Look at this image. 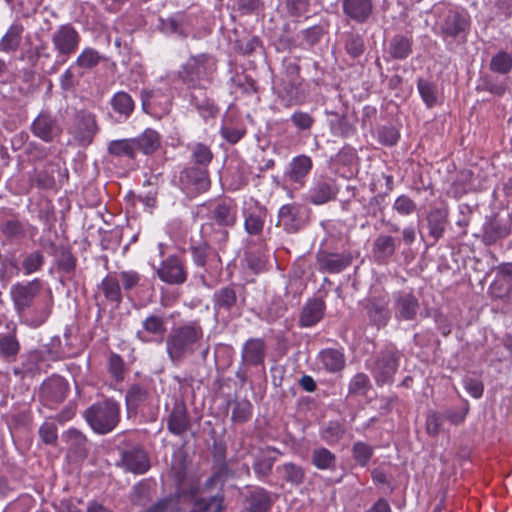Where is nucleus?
I'll return each instance as SVG.
<instances>
[{"instance_id":"43","label":"nucleus","mask_w":512,"mask_h":512,"mask_svg":"<svg viewBox=\"0 0 512 512\" xmlns=\"http://www.w3.org/2000/svg\"><path fill=\"white\" fill-rule=\"evenodd\" d=\"M144 331L157 335L163 336L166 332V323L164 318L157 315L148 316L142 323Z\"/></svg>"},{"instance_id":"42","label":"nucleus","mask_w":512,"mask_h":512,"mask_svg":"<svg viewBox=\"0 0 512 512\" xmlns=\"http://www.w3.org/2000/svg\"><path fill=\"white\" fill-rule=\"evenodd\" d=\"M490 68L495 72L506 74L512 69V57L508 53L500 51L492 57Z\"/></svg>"},{"instance_id":"58","label":"nucleus","mask_w":512,"mask_h":512,"mask_svg":"<svg viewBox=\"0 0 512 512\" xmlns=\"http://www.w3.org/2000/svg\"><path fill=\"white\" fill-rule=\"evenodd\" d=\"M193 261L198 266H205L206 260L210 254V247L207 243L203 242L197 246H193L192 249Z\"/></svg>"},{"instance_id":"47","label":"nucleus","mask_w":512,"mask_h":512,"mask_svg":"<svg viewBox=\"0 0 512 512\" xmlns=\"http://www.w3.org/2000/svg\"><path fill=\"white\" fill-rule=\"evenodd\" d=\"M19 352V343L12 335H4L0 338V354L5 358L15 357Z\"/></svg>"},{"instance_id":"20","label":"nucleus","mask_w":512,"mask_h":512,"mask_svg":"<svg viewBox=\"0 0 512 512\" xmlns=\"http://www.w3.org/2000/svg\"><path fill=\"white\" fill-rule=\"evenodd\" d=\"M325 304L321 299H313L309 301L302 310L300 316V325L303 327H311L315 325L324 314Z\"/></svg>"},{"instance_id":"11","label":"nucleus","mask_w":512,"mask_h":512,"mask_svg":"<svg viewBox=\"0 0 512 512\" xmlns=\"http://www.w3.org/2000/svg\"><path fill=\"white\" fill-rule=\"evenodd\" d=\"M121 463L127 471L134 474L145 473L150 466L147 454L140 448L123 451Z\"/></svg>"},{"instance_id":"56","label":"nucleus","mask_w":512,"mask_h":512,"mask_svg":"<svg viewBox=\"0 0 512 512\" xmlns=\"http://www.w3.org/2000/svg\"><path fill=\"white\" fill-rule=\"evenodd\" d=\"M2 232L8 238H16L24 234V227L18 220L11 219L3 223Z\"/></svg>"},{"instance_id":"59","label":"nucleus","mask_w":512,"mask_h":512,"mask_svg":"<svg viewBox=\"0 0 512 512\" xmlns=\"http://www.w3.org/2000/svg\"><path fill=\"white\" fill-rule=\"evenodd\" d=\"M285 4L287 11L292 16H301L308 12V0H286Z\"/></svg>"},{"instance_id":"6","label":"nucleus","mask_w":512,"mask_h":512,"mask_svg":"<svg viewBox=\"0 0 512 512\" xmlns=\"http://www.w3.org/2000/svg\"><path fill=\"white\" fill-rule=\"evenodd\" d=\"M41 288L39 280L35 279L25 285L17 284L12 290L14 306L19 314H22L32 303Z\"/></svg>"},{"instance_id":"57","label":"nucleus","mask_w":512,"mask_h":512,"mask_svg":"<svg viewBox=\"0 0 512 512\" xmlns=\"http://www.w3.org/2000/svg\"><path fill=\"white\" fill-rule=\"evenodd\" d=\"M443 422L442 414L438 412H430L426 419V431L431 436H436L441 429Z\"/></svg>"},{"instance_id":"30","label":"nucleus","mask_w":512,"mask_h":512,"mask_svg":"<svg viewBox=\"0 0 512 512\" xmlns=\"http://www.w3.org/2000/svg\"><path fill=\"white\" fill-rule=\"evenodd\" d=\"M311 462L321 470H332L336 467V456L324 447L312 451Z\"/></svg>"},{"instance_id":"24","label":"nucleus","mask_w":512,"mask_h":512,"mask_svg":"<svg viewBox=\"0 0 512 512\" xmlns=\"http://www.w3.org/2000/svg\"><path fill=\"white\" fill-rule=\"evenodd\" d=\"M388 53L393 59H406L412 53L411 40L403 35H395L390 40Z\"/></svg>"},{"instance_id":"25","label":"nucleus","mask_w":512,"mask_h":512,"mask_svg":"<svg viewBox=\"0 0 512 512\" xmlns=\"http://www.w3.org/2000/svg\"><path fill=\"white\" fill-rule=\"evenodd\" d=\"M312 168V161L305 155L298 156L290 163V170L287 174L289 180L301 183L303 178Z\"/></svg>"},{"instance_id":"8","label":"nucleus","mask_w":512,"mask_h":512,"mask_svg":"<svg viewBox=\"0 0 512 512\" xmlns=\"http://www.w3.org/2000/svg\"><path fill=\"white\" fill-rule=\"evenodd\" d=\"M180 181L184 189L192 193L206 191L210 186L206 169L191 167L181 173Z\"/></svg>"},{"instance_id":"46","label":"nucleus","mask_w":512,"mask_h":512,"mask_svg":"<svg viewBox=\"0 0 512 512\" xmlns=\"http://www.w3.org/2000/svg\"><path fill=\"white\" fill-rule=\"evenodd\" d=\"M232 409V420L237 423H244L250 419L251 404L249 401H235Z\"/></svg>"},{"instance_id":"34","label":"nucleus","mask_w":512,"mask_h":512,"mask_svg":"<svg viewBox=\"0 0 512 512\" xmlns=\"http://www.w3.org/2000/svg\"><path fill=\"white\" fill-rule=\"evenodd\" d=\"M419 94L427 107L431 108L438 102L437 88L434 83L429 80L420 78L417 81Z\"/></svg>"},{"instance_id":"50","label":"nucleus","mask_w":512,"mask_h":512,"mask_svg":"<svg viewBox=\"0 0 512 512\" xmlns=\"http://www.w3.org/2000/svg\"><path fill=\"white\" fill-rule=\"evenodd\" d=\"M345 430L337 422H330L322 431V438L328 443H337L344 435Z\"/></svg>"},{"instance_id":"49","label":"nucleus","mask_w":512,"mask_h":512,"mask_svg":"<svg viewBox=\"0 0 512 512\" xmlns=\"http://www.w3.org/2000/svg\"><path fill=\"white\" fill-rule=\"evenodd\" d=\"M192 158L196 164L207 166L211 162L213 154L208 146L197 143L192 148Z\"/></svg>"},{"instance_id":"27","label":"nucleus","mask_w":512,"mask_h":512,"mask_svg":"<svg viewBox=\"0 0 512 512\" xmlns=\"http://www.w3.org/2000/svg\"><path fill=\"white\" fill-rule=\"evenodd\" d=\"M396 249V240L389 235L378 236L373 243V253L377 260L391 257Z\"/></svg>"},{"instance_id":"19","label":"nucleus","mask_w":512,"mask_h":512,"mask_svg":"<svg viewBox=\"0 0 512 512\" xmlns=\"http://www.w3.org/2000/svg\"><path fill=\"white\" fill-rule=\"evenodd\" d=\"M40 394L43 398L52 401L60 402L66 395V383L61 377H52L45 381L41 388Z\"/></svg>"},{"instance_id":"37","label":"nucleus","mask_w":512,"mask_h":512,"mask_svg":"<svg viewBox=\"0 0 512 512\" xmlns=\"http://www.w3.org/2000/svg\"><path fill=\"white\" fill-rule=\"evenodd\" d=\"M368 314L371 321L378 327L387 325L390 318L389 311L385 305L371 302L368 306Z\"/></svg>"},{"instance_id":"48","label":"nucleus","mask_w":512,"mask_h":512,"mask_svg":"<svg viewBox=\"0 0 512 512\" xmlns=\"http://www.w3.org/2000/svg\"><path fill=\"white\" fill-rule=\"evenodd\" d=\"M39 436L47 445H55L58 440L57 426L52 421H45L39 428Z\"/></svg>"},{"instance_id":"62","label":"nucleus","mask_w":512,"mask_h":512,"mask_svg":"<svg viewBox=\"0 0 512 512\" xmlns=\"http://www.w3.org/2000/svg\"><path fill=\"white\" fill-rule=\"evenodd\" d=\"M291 121L300 130L310 129L314 122L313 118L308 113L304 112H295L291 116Z\"/></svg>"},{"instance_id":"21","label":"nucleus","mask_w":512,"mask_h":512,"mask_svg":"<svg viewBox=\"0 0 512 512\" xmlns=\"http://www.w3.org/2000/svg\"><path fill=\"white\" fill-rule=\"evenodd\" d=\"M23 32L24 27L21 24H12L0 39V52L9 53L17 51L21 44Z\"/></svg>"},{"instance_id":"36","label":"nucleus","mask_w":512,"mask_h":512,"mask_svg":"<svg viewBox=\"0 0 512 512\" xmlns=\"http://www.w3.org/2000/svg\"><path fill=\"white\" fill-rule=\"evenodd\" d=\"M279 471L282 477L290 484L298 486L300 485L305 477L304 469L293 463H285L279 467Z\"/></svg>"},{"instance_id":"51","label":"nucleus","mask_w":512,"mask_h":512,"mask_svg":"<svg viewBox=\"0 0 512 512\" xmlns=\"http://www.w3.org/2000/svg\"><path fill=\"white\" fill-rule=\"evenodd\" d=\"M373 455V448L363 442H357L353 446V457L362 466H365Z\"/></svg>"},{"instance_id":"31","label":"nucleus","mask_w":512,"mask_h":512,"mask_svg":"<svg viewBox=\"0 0 512 512\" xmlns=\"http://www.w3.org/2000/svg\"><path fill=\"white\" fill-rule=\"evenodd\" d=\"M125 398L128 410L132 411L147 402L149 393L142 385L133 384L127 390Z\"/></svg>"},{"instance_id":"32","label":"nucleus","mask_w":512,"mask_h":512,"mask_svg":"<svg viewBox=\"0 0 512 512\" xmlns=\"http://www.w3.org/2000/svg\"><path fill=\"white\" fill-rule=\"evenodd\" d=\"M108 152L115 156L134 158L137 152L135 141L131 139L113 140L108 145Z\"/></svg>"},{"instance_id":"12","label":"nucleus","mask_w":512,"mask_h":512,"mask_svg":"<svg viewBox=\"0 0 512 512\" xmlns=\"http://www.w3.org/2000/svg\"><path fill=\"white\" fill-rule=\"evenodd\" d=\"M33 133L42 140L52 141L61 133V128L57 121L49 114L41 113L32 124Z\"/></svg>"},{"instance_id":"17","label":"nucleus","mask_w":512,"mask_h":512,"mask_svg":"<svg viewBox=\"0 0 512 512\" xmlns=\"http://www.w3.org/2000/svg\"><path fill=\"white\" fill-rule=\"evenodd\" d=\"M266 347L261 339H249L244 344L242 359L245 364L260 365L265 358Z\"/></svg>"},{"instance_id":"9","label":"nucleus","mask_w":512,"mask_h":512,"mask_svg":"<svg viewBox=\"0 0 512 512\" xmlns=\"http://www.w3.org/2000/svg\"><path fill=\"white\" fill-rule=\"evenodd\" d=\"M353 257L350 252L328 253L319 252L317 261L321 270L328 273H339L351 265Z\"/></svg>"},{"instance_id":"61","label":"nucleus","mask_w":512,"mask_h":512,"mask_svg":"<svg viewBox=\"0 0 512 512\" xmlns=\"http://www.w3.org/2000/svg\"><path fill=\"white\" fill-rule=\"evenodd\" d=\"M141 277L136 271H122L119 274V280L125 290H130L136 287Z\"/></svg>"},{"instance_id":"14","label":"nucleus","mask_w":512,"mask_h":512,"mask_svg":"<svg viewBox=\"0 0 512 512\" xmlns=\"http://www.w3.org/2000/svg\"><path fill=\"white\" fill-rule=\"evenodd\" d=\"M343 11L347 17L357 23H364L372 14V0H344Z\"/></svg>"},{"instance_id":"54","label":"nucleus","mask_w":512,"mask_h":512,"mask_svg":"<svg viewBox=\"0 0 512 512\" xmlns=\"http://www.w3.org/2000/svg\"><path fill=\"white\" fill-rule=\"evenodd\" d=\"M44 257L43 254L35 251L25 257L23 260V268L26 274H31L40 269L43 265Z\"/></svg>"},{"instance_id":"35","label":"nucleus","mask_w":512,"mask_h":512,"mask_svg":"<svg viewBox=\"0 0 512 512\" xmlns=\"http://www.w3.org/2000/svg\"><path fill=\"white\" fill-rule=\"evenodd\" d=\"M112 108L115 112L128 117L134 110V101L132 97L123 91L117 92L111 100Z\"/></svg>"},{"instance_id":"53","label":"nucleus","mask_w":512,"mask_h":512,"mask_svg":"<svg viewBox=\"0 0 512 512\" xmlns=\"http://www.w3.org/2000/svg\"><path fill=\"white\" fill-rule=\"evenodd\" d=\"M178 501L175 498H163L152 504L145 512H177Z\"/></svg>"},{"instance_id":"4","label":"nucleus","mask_w":512,"mask_h":512,"mask_svg":"<svg viewBox=\"0 0 512 512\" xmlns=\"http://www.w3.org/2000/svg\"><path fill=\"white\" fill-rule=\"evenodd\" d=\"M80 42L78 32L69 24L62 25L52 35V43L60 56L73 54Z\"/></svg>"},{"instance_id":"41","label":"nucleus","mask_w":512,"mask_h":512,"mask_svg":"<svg viewBox=\"0 0 512 512\" xmlns=\"http://www.w3.org/2000/svg\"><path fill=\"white\" fill-rule=\"evenodd\" d=\"M371 388L369 377L364 373H357L349 383L350 395H365Z\"/></svg>"},{"instance_id":"1","label":"nucleus","mask_w":512,"mask_h":512,"mask_svg":"<svg viewBox=\"0 0 512 512\" xmlns=\"http://www.w3.org/2000/svg\"><path fill=\"white\" fill-rule=\"evenodd\" d=\"M203 337L202 327L197 322L188 323L171 330L166 339L169 358L178 363L195 352V346Z\"/></svg>"},{"instance_id":"16","label":"nucleus","mask_w":512,"mask_h":512,"mask_svg":"<svg viewBox=\"0 0 512 512\" xmlns=\"http://www.w3.org/2000/svg\"><path fill=\"white\" fill-rule=\"evenodd\" d=\"M190 426L186 407L182 402H176L168 418V429L175 435H181Z\"/></svg>"},{"instance_id":"39","label":"nucleus","mask_w":512,"mask_h":512,"mask_svg":"<svg viewBox=\"0 0 512 512\" xmlns=\"http://www.w3.org/2000/svg\"><path fill=\"white\" fill-rule=\"evenodd\" d=\"M345 50L352 58L361 56L365 50L363 37L359 34H348L345 39Z\"/></svg>"},{"instance_id":"5","label":"nucleus","mask_w":512,"mask_h":512,"mask_svg":"<svg viewBox=\"0 0 512 512\" xmlns=\"http://www.w3.org/2000/svg\"><path fill=\"white\" fill-rule=\"evenodd\" d=\"M97 123L95 116L86 111H80L75 116V124L72 133L75 139L83 146L89 145L96 132Z\"/></svg>"},{"instance_id":"10","label":"nucleus","mask_w":512,"mask_h":512,"mask_svg":"<svg viewBox=\"0 0 512 512\" xmlns=\"http://www.w3.org/2000/svg\"><path fill=\"white\" fill-rule=\"evenodd\" d=\"M419 308L418 299L413 294L399 292L394 295V309L397 319L414 320Z\"/></svg>"},{"instance_id":"15","label":"nucleus","mask_w":512,"mask_h":512,"mask_svg":"<svg viewBox=\"0 0 512 512\" xmlns=\"http://www.w3.org/2000/svg\"><path fill=\"white\" fill-rule=\"evenodd\" d=\"M469 28L468 18L458 12H451L442 26V34L445 37L464 38Z\"/></svg>"},{"instance_id":"60","label":"nucleus","mask_w":512,"mask_h":512,"mask_svg":"<svg viewBox=\"0 0 512 512\" xmlns=\"http://www.w3.org/2000/svg\"><path fill=\"white\" fill-rule=\"evenodd\" d=\"M486 233L491 234L493 238H503L510 234V228L506 224H502L500 220L495 219L486 228Z\"/></svg>"},{"instance_id":"55","label":"nucleus","mask_w":512,"mask_h":512,"mask_svg":"<svg viewBox=\"0 0 512 512\" xmlns=\"http://www.w3.org/2000/svg\"><path fill=\"white\" fill-rule=\"evenodd\" d=\"M393 208L401 215H410L416 210V204L408 196L401 195L395 200Z\"/></svg>"},{"instance_id":"3","label":"nucleus","mask_w":512,"mask_h":512,"mask_svg":"<svg viewBox=\"0 0 512 512\" xmlns=\"http://www.w3.org/2000/svg\"><path fill=\"white\" fill-rule=\"evenodd\" d=\"M399 353L394 351L381 352L372 368V373L377 385H384L393 382L394 374L398 368Z\"/></svg>"},{"instance_id":"2","label":"nucleus","mask_w":512,"mask_h":512,"mask_svg":"<svg viewBox=\"0 0 512 512\" xmlns=\"http://www.w3.org/2000/svg\"><path fill=\"white\" fill-rule=\"evenodd\" d=\"M84 417L94 432L106 434L117 426L120 419V406L113 400H105L89 407Z\"/></svg>"},{"instance_id":"38","label":"nucleus","mask_w":512,"mask_h":512,"mask_svg":"<svg viewBox=\"0 0 512 512\" xmlns=\"http://www.w3.org/2000/svg\"><path fill=\"white\" fill-rule=\"evenodd\" d=\"M119 281L120 280L118 278H115L112 276H107L105 279H103V281L101 283V287H102L105 297L108 300H111V301H114L117 303H119L122 299Z\"/></svg>"},{"instance_id":"45","label":"nucleus","mask_w":512,"mask_h":512,"mask_svg":"<svg viewBox=\"0 0 512 512\" xmlns=\"http://www.w3.org/2000/svg\"><path fill=\"white\" fill-rule=\"evenodd\" d=\"M236 293L232 288L225 287L215 294V305L218 308L229 310L236 303Z\"/></svg>"},{"instance_id":"18","label":"nucleus","mask_w":512,"mask_h":512,"mask_svg":"<svg viewBox=\"0 0 512 512\" xmlns=\"http://www.w3.org/2000/svg\"><path fill=\"white\" fill-rule=\"evenodd\" d=\"M212 219L220 226L232 227L237 220V207L234 203L223 201L212 210Z\"/></svg>"},{"instance_id":"29","label":"nucleus","mask_w":512,"mask_h":512,"mask_svg":"<svg viewBox=\"0 0 512 512\" xmlns=\"http://www.w3.org/2000/svg\"><path fill=\"white\" fill-rule=\"evenodd\" d=\"M337 189L330 182H319L310 193V201L315 205H321L335 198Z\"/></svg>"},{"instance_id":"23","label":"nucleus","mask_w":512,"mask_h":512,"mask_svg":"<svg viewBox=\"0 0 512 512\" xmlns=\"http://www.w3.org/2000/svg\"><path fill=\"white\" fill-rule=\"evenodd\" d=\"M137 151L149 155L154 153L160 146V135L153 129H146L141 135L133 138Z\"/></svg>"},{"instance_id":"64","label":"nucleus","mask_w":512,"mask_h":512,"mask_svg":"<svg viewBox=\"0 0 512 512\" xmlns=\"http://www.w3.org/2000/svg\"><path fill=\"white\" fill-rule=\"evenodd\" d=\"M263 225H264L263 220L257 215L250 214L245 219V230L249 234H255V235L259 234L263 229Z\"/></svg>"},{"instance_id":"7","label":"nucleus","mask_w":512,"mask_h":512,"mask_svg":"<svg viewBox=\"0 0 512 512\" xmlns=\"http://www.w3.org/2000/svg\"><path fill=\"white\" fill-rule=\"evenodd\" d=\"M159 278L168 284L179 285L186 280V271L176 256H169L157 270Z\"/></svg>"},{"instance_id":"28","label":"nucleus","mask_w":512,"mask_h":512,"mask_svg":"<svg viewBox=\"0 0 512 512\" xmlns=\"http://www.w3.org/2000/svg\"><path fill=\"white\" fill-rule=\"evenodd\" d=\"M320 361L330 372L341 371L345 366V356L337 349H326L320 353Z\"/></svg>"},{"instance_id":"40","label":"nucleus","mask_w":512,"mask_h":512,"mask_svg":"<svg viewBox=\"0 0 512 512\" xmlns=\"http://www.w3.org/2000/svg\"><path fill=\"white\" fill-rule=\"evenodd\" d=\"M102 57L98 51L93 48H86L78 56L76 65L80 68L91 69L99 64Z\"/></svg>"},{"instance_id":"63","label":"nucleus","mask_w":512,"mask_h":512,"mask_svg":"<svg viewBox=\"0 0 512 512\" xmlns=\"http://www.w3.org/2000/svg\"><path fill=\"white\" fill-rule=\"evenodd\" d=\"M109 369L116 380L123 379L124 363L119 355L113 354L109 359Z\"/></svg>"},{"instance_id":"13","label":"nucleus","mask_w":512,"mask_h":512,"mask_svg":"<svg viewBox=\"0 0 512 512\" xmlns=\"http://www.w3.org/2000/svg\"><path fill=\"white\" fill-rule=\"evenodd\" d=\"M301 208L296 205L287 204L279 209L278 226H283L288 232H297L304 225V219L300 215Z\"/></svg>"},{"instance_id":"22","label":"nucleus","mask_w":512,"mask_h":512,"mask_svg":"<svg viewBox=\"0 0 512 512\" xmlns=\"http://www.w3.org/2000/svg\"><path fill=\"white\" fill-rule=\"evenodd\" d=\"M250 512H268L273 503L271 495L263 488H255L247 496Z\"/></svg>"},{"instance_id":"44","label":"nucleus","mask_w":512,"mask_h":512,"mask_svg":"<svg viewBox=\"0 0 512 512\" xmlns=\"http://www.w3.org/2000/svg\"><path fill=\"white\" fill-rule=\"evenodd\" d=\"M512 290V284L505 280L503 276H496L489 287V293L493 298L503 299L507 297Z\"/></svg>"},{"instance_id":"33","label":"nucleus","mask_w":512,"mask_h":512,"mask_svg":"<svg viewBox=\"0 0 512 512\" xmlns=\"http://www.w3.org/2000/svg\"><path fill=\"white\" fill-rule=\"evenodd\" d=\"M223 510V497L216 495L195 500L190 512H220Z\"/></svg>"},{"instance_id":"52","label":"nucleus","mask_w":512,"mask_h":512,"mask_svg":"<svg viewBox=\"0 0 512 512\" xmlns=\"http://www.w3.org/2000/svg\"><path fill=\"white\" fill-rule=\"evenodd\" d=\"M63 438L67 443L70 444L71 447L81 450L84 448L87 439L86 436L76 428L68 429L64 434Z\"/></svg>"},{"instance_id":"26","label":"nucleus","mask_w":512,"mask_h":512,"mask_svg":"<svg viewBox=\"0 0 512 512\" xmlns=\"http://www.w3.org/2000/svg\"><path fill=\"white\" fill-rule=\"evenodd\" d=\"M429 234L436 240L441 238L447 221V211L436 208L430 211L427 216Z\"/></svg>"}]
</instances>
